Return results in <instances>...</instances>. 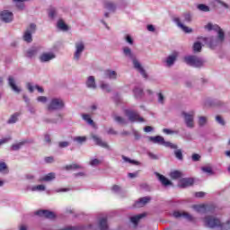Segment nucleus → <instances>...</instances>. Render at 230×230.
I'll return each instance as SVG.
<instances>
[{"mask_svg":"<svg viewBox=\"0 0 230 230\" xmlns=\"http://www.w3.org/2000/svg\"><path fill=\"white\" fill-rule=\"evenodd\" d=\"M170 177H171V179H174V180L181 179V177H182V172L180 171L171 172Z\"/></svg>","mask_w":230,"mask_h":230,"instance_id":"2f4dec72","label":"nucleus"},{"mask_svg":"<svg viewBox=\"0 0 230 230\" xmlns=\"http://www.w3.org/2000/svg\"><path fill=\"white\" fill-rule=\"evenodd\" d=\"M125 114L128 118L129 121L131 122L139 121L141 123L145 121V119H143V118L139 116V113L132 110H126Z\"/></svg>","mask_w":230,"mask_h":230,"instance_id":"0eeeda50","label":"nucleus"},{"mask_svg":"<svg viewBox=\"0 0 230 230\" xmlns=\"http://www.w3.org/2000/svg\"><path fill=\"white\" fill-rule=\"evenodd\" d=\"M149 140L152 141V143H156L157 145H163L164 146L177 150V145L172 144V142L164 141V137L161 136L151 137H149Z\"/></svg>","mask_w":230,"mask_h":230,"instance_id":"423d86ee","label":"nucleus"},{"mask_svg":"<svg viewBox=\"0 0 230 230\" xmlns=\"http://www.w3.org/2000/svg\"><path fill=\"white\" fill-rule=\"evenodd\" d=\"M104 8L110 12H116V4L111 1H104Z\"/></svg>","mask_w":230,"mask_h":230,"instance_id":"393cba45","label":"nucleus"},{"mask_svg":"<svg viewBox=\"0 0 230 230\" xmlns=\"http://www.w3.org/2000/svg\"><path fill=\"white\" fill-rule=\"evenodd\" d=\"M64 109V101L60 98H53L48 105V111L53 112Z\"/></svg>","mask_w":230,"mask_h":230,"instance_id":"39448f33","label":"nucleus"},{"mask_svg":"<svg viewBox=\"0 0 230 230\" xmlns=\"http://www.w3.org/2000/svg\"><path fill=\"white\" fill-rule=\"evenodd\" d=\"M197 8L200 12H209V6L203 4H198Z\"/></svg>","mask_w":230,"mask_h":230,"instance_id":"c03bdc74","label":"nucleus"},{"mask_svg":"<svg viewBox=\"0 0 230 230\" xmlns=\"http://www.w3.org/2000/svg\"><path fill=\"white\" fill-rule=\"evenodd\" d=\"M38 102H40L41 103H46L48 102V98L46 96H40L38 97Z\"/></svg>","mask_w":230,"mask_h":230,"instance_id":"052dcab7","label":"nucleus"},{"mask_svg":"<svg viewBox=\"0 0 230 230\" xmlns=\"http://www.w3.org/2000/svg\"><path fill=\"white\" fill-rule=\"evenodd\" d=\"M90 164H91V166H98L99 164H102V162H101V160H98L95 158V159L90 161Z\"/></svg>","mask_w":230,"mask_h":230,"instance_id":"864d4df0","label":"nucleus"},{"mask_svg":"<svg viewBox=\"0 0 230 230\" xmlns=\"http://www.w3.org/2000/svg\"><path fill=\"white\" fill-rule=\"evenodd\" d=\"M27 89L30 91V93H33V91H34L33 84H31V83H28Z\"/></svg>","mask_w":230,"mask_h":230,"instance_id":"e2e57ef3","label":"nucleus"},{"mask_svg":"<svg viewBox=\"0 0 230 230\" xmlns=\"http://www.w3.org/2000/svg\"><path fill=\"white\" fill-rule=\"evenodd\" d=\"M182 17L185 21V22H191L192 17H191V13L186 12L182 14Z\"/></svg>","mask_w":230,"mask_h":230,"instance_id":"4c0bfd02","label":"nucleus"},{"mask_svg":"<svg viewBox=\"0 0 230 230\" xmlns=\"http://www.w3.org/2000/svg\"><path fill=\"white\" fill-rule=\"evenodd\" d=\"M56 174L55 172H49V174L40 178L38 180L39 182H49L53 180H55Z\"/></svg>","mask_w":230,"mask_h":230,"instance_id":"412c9836","label":"nucleus"},{"mask_svg":"<svg viewBox=\"0 0 230 230\" xmlns=\"http://www.w3.org/2000/svg\"><path fill=\"white\" fill-rule=\"evenodd\" d=\"M156 177H158V181H160L162 186H173V183L172 181L168 180L164 175L156 172Z\"/></svg>","mask_w":230,"mask_h":230,"instance_id":"2eb2a0df","label":"nucleus"},{"mask_svg":"<svg viewBox=\"0 0 230 230\" xmlns=\"http://www.w3.org/2000/svg\"><path fill=\"white\" fill-rule=\"evenodd\" d=\"M101 89H102L103 91H106L107 93H111V86H109V84H107L102 83Z\"/></svg>","mask_w":230,"mask_h":230,"instance_id":"603ef678","label":"nucleus"},{"mask_svg":"<svg viewBox=\"0 0 230 230\" xmlns=\"http://www.w3.org/2000/svg\"><path fill=\"white\" fill-rule=\"evenodd\" d=\"M145 217V214H140V215H137L135 217H131L130 221L132 222V224H134L135 226H137L139 219L143 218Z\"/></svg>","mask_w":230,"mask_h":230,"instance_id":"473e14b6","label":"nucleus"},{"mask_svg":"<svg viewBox=\"0 0 230 230\" xmlns=\"http://www.w3.org/2000/svg\"><path fill=\"white\" fill-rule=\"evenodd\" d=\"M92 139L95 141V145L98 146H102V148H109V145H107L106 142H103L98 136L92 135Z\"/></svg>","mask_w":230,"mask_h":230,"instance_id":"aec40b11","label":"nucleus"},{"mask_svg":"<svg viewBox=\"0 0 230 230\" xmlns=\"http://www.w3.org/2000/svg\"><path fill=\"white\" fill-rule=\"evenodd\" d=\"M125 39L126 41L128 42V44H134V40H132V37H130V35H126Z\"/></svg>","mask_w":230,"mask_h":230,"instance_id":"680f3d73","label":"nucleus"},{"mask_svg":"<svg viewBox=\"0 0 230 230\" xmlns=\"http://www.w3.org/2000/svg\"><path fill=\"white\" fill-rule=\"evenodd\" d=\"M59 148H66L67 146H69V142L67 141H64V142H59Z\"/></svg>","mask_w":230,"mask_h":230,"instance_id":"bf43d9fd","label":"nucleus"},{"mask_svg":"<svg viewBox=\"0 0 230 230\" xmlns=\"http://www.w3.org/2000/svg\"><path fill=\"white\" fill-rule=\"evenodd\" d=\"M123 51L126 57H128L129 58L133 59V65L135 69H137V71H138V73H140V75H142L144 78H148V75L146 74V71H145V68H143V66H141V63H139V61H137V59L134 58V55L132 54V50H130V48L125 47L123 49Z\"/></svg>","mask_w":230,"mask_h":230,"instance_id":"f03ea898","label":"nucleus"},{"mask_svg":"<svg viewBox=\"0 0 230 230\" xmlns=\"http://www.w3.org/2000/svg\"><path fill=\"white\" fill-rule=\"evenodd\" d=\"M204 195H206V193H204L202 191L195 193V197H198L199 199H202V197H204Z\"/></svg>","mask_w":230,"mask_h":230,"instance_id":"0e129e2a","label":"nucleus"},{"mask_svg":"<svg viewBox=\"0 0 230 230\" xmlns=\"http://www.w3.org/2000/svg\"><path fill=\"white\" fill-rule=\"evenodd\" d=\"M173 21H174V22H176L177 26H179V28H181L185 33H191L193 31V30L190 29V27L182 24V22H181V19L179 17L173 18Z\"/></svg>","mask_w":230,"mask_h":230,"instance_id":"dca6fc26","label":"nucleus"},{"mask_svg":"<svg viewBox=\"0 0 230 230\" xmlns=\"http://www.w3.org/2000/svg\"><path fill=\"white\" fill-rule=\"evenodd\" d=\"M193 209L198 213H208L209 211V206L206 204L194 205Z\"/></svg>","mask_w":230,"mask_h":230,"instance_id":"6ab92c4d","label":"nucleus"},{"mask_svg":"<svg viewBox=\"0 0 230 230\" xmlns=\"http://www.w3.org/2000/svg\"><path fill=\"white\" fill-rule=\"evenodd\" d=\"M55 58V54L53 53H43L40 57V62H49V60H53Z\"/></svg>","mask_w":230,"mask_h":230,"instance_id":"4be33fe9","label":"nucleus"},{"mask_svg":"<svg viewBox=\"0 0 230 230\" xmlns=\"http://www.w3.org/2000/svg\"><path fill=\"white\" fill-rule=\"evenodd\" d=\"M84 49H85V45L84 42L79 41L75 43V52L74 55V58L75 60H79L80 57H82V53L84 52Z\"/></svg>","mask_w":230,"mask_h":230,"instance_id":"6e6552de","label":"nucleus"},{"mask_svg":"<svg viewBox=\"0 0 230 230\" xmlns=\"http://www.w3.org/2000/svg\"><path fill=\"white\" fill-rule=\"evenodd\" d=\"M55 15H57V10L55 7H50L49 9V17H50V19H54Z\"/></svg>","mask_w":230,"mask_h":230,"instance_id":"de8ad7c7","label":"nucleus"},{"mask_svg":"<svg viewBox=\"0 0 230 230\" xmlns=\"http://www.w3.org/2000/svg\"><path fill=\"white\" fill-rule=\"evenodd\" d=\"M46 163H53L54 158L52 156H49L45 158Z\"/></svg>","mask_w":230,"mask_h":230,"instance_id":"774afa93","label":"nucleus"},{"mask_svg":"<svg viewBox=\"0 0 230 230\" xmlns=\"http://www.w3.org/2000/svg\"><path fill=\"white\" fill-rule=\"evenodd\" d=\"M207 121H208V119L206 117H199V125L200 127H204V125H206Z\"/></svg>","mask_w":230,"mask_h":230,"instance_id":"3c124183","label":"nucleus"},{"mask_svg":"<svg viewBox=\"0 0 230 230\" xmlns=\"http://www.w3.org/2000/svg\"><path fill=\"white\" fill-rule=\"evenodd\" d=\"M0 19L4 22H12V21H13V13L4 10L0 13Z\"/></svg>","mask_w":230,"mask_h":230,"instance_id":"1a4fd4ad","label":"nucleus"},{"mask_svg":"<svg viewBox=\"0 0 230 230\" xmlns=\"http://www.w3.org/2000/svg\"><path fill=\"white\" fill-rule=\"evenodd\" d=\"M58 28L59 30H62L63 31H67V30H68V27L66 24V22H64V20H58Z\"/></svg>","mask_w":230,"mask_h":230,"instance_id":"72a5a7b5","label":"nucleus"},{"mask_svg":"<svg viewBox=\"0 0 230 230\" xmlns=\"http://www.w3.org/2000/svg\"><path fill=\"white\" fill-rule=\"evenodd\" d=\"M36 25L34 23H31L30 28L26 30L23 35V40L25 42H31L33 39L31 38V33L35 31Z\"/></svg>","mask_w":230,"mask_h":230,"instance_id":"9b49d317","label":"nucleus"},{"mask_svg":"<svg viewBox=\"0 0 230 230\" xmlns=\"http://www.w3.org/2000/svg\"><path fill=\"white\" fill-rule=\"evenodd\" d=\"M37 53H39V48L32 47L29 50H27L25 57H27V58H33V57H35V55H37Z\"/></svg>","mask_w":230,"mask_h":230,"instance_id":"5701e85b","label":"nucleus"},{"mask_svg":"<svg viewBox=\"0 0 230 230\" xmlns=\"http://www.w3.org/2000/svg\"><path fill=\"white\" fill-rule=\"evenodd\" d=\"M191 158H192V161H194V163H197V161H200V155L193 154Z\"/></svg>","mask_w":230,"mask_h":230,"instance_id":"4d7b16f0","label":"nucleus"},{"mask_svg":"<svg viewBox=\"0 0 230 230\" xmlns=\"http://www.w3.org/2000/svg\"><path fill=\"white\" fill-rule=\"evenodd\" d=\"M193 182L195 181L192 178H183L180 180L178 186L180 188H190V186H193Z\"/></svg>","mask_w":230,"mask_h":230,"instance_id":"4468645a","label":"nucleus"},{"mask_svg":"<svg viewBox=\"0 0 230 230\" xmlns=\"http://www.w3.org/2000/svg\"><path fill=\"white\" fill-rule=\"evenodd\" d=\"M134 94H135L136 98H142V96H143V89H141L139 87H136L134 89Z\"/></svg>","mask_w":230,"mask_h":230,"instance_id":"e433bc0d","label":"nucleus"},{"mask_svg":"<svg viewBox=\"0 0 230 230\" xmlns=\"http://www.w3.org/2000/svg\"><path fill=\"white\" fill-rule=\"evenodd\" d=\"M44 139L46 143H51V137L49 134L45 135Z\"/></svg>","mask_w":230,"mask_h":230,"instance_id":"69168bd1","label":"nucleus"},{"mask_svg":"<svg viewBox=\"0 0 230 230\" xmlns=\"http://www.w3.org/2000/svg\"><path fill=\"white\" fill-rule=\"evenodd\" d=\"M185 118L186 126L189 128H193L195 127V123L193 122V116H195V112L191 111L190 113H182Z\"/></svg>","mask_w":230,"mask_h":230,"instance_id":"9d476101","label":"nucleus"},{"mask_svg":"<svg viewBox=\"0 0 230 230\" xmlns=\"http://www.w3.org/2000/svg\"><path fill=\"white\" fill-rule=\"evenodd\" d=\"M203 222L206 227H209L210 229H220V219L213 217V216H207L203 218Z\"/></svg>","mask_w":230,"mask_h":230,"instance_id":"7ed1b4c3","label":"nucleus"},{"mask_svg":"<svg viewBox=\"0 0 230 230\" xmlns=\"http://www.w3.org/2000/svg\"><path fill=\"white\" fill-rule=\"evenodd\" d=\"M20 115H21V114H20L19 112H16V113H14V114H13V115L10 117V119H8L7 123H8L9 125H12V124H13V123H17V119H18V118H19Z\"/></svg>","mask_w":230,"mask_h":230,"instance_id":"7c9ffc66","label":"nucleus"},{"mask_svg":"<svg viewBox=\"0 0 230 230\" xmlns=\"http://www.w3.org/2000/svg\"><path fill=\"white\" fill-rule=\"evenodd\" d=\"M193 51L200 53L202 51V44L200 42H195L193 45Z\"/></svg>","mask_w":230,"mask_h":230,"instance_id":"58836bf2","label":"nucleus"},{"mask_svg":"<svg viewBox=\"0 0 230 230\" xmlns=\"http://www.w3.org/2000/svg\"><path fill=\"white\" fill-rule=\"evenodd\" d=\"M104 75H105V78H111V79L116 80V76H117L116 71L106 70L104 72Z\"/></svg>","mask_w":230,"mask_h":230,"instance_id":"c756f323","label":"nucleus"},{"mask_svg":"<svg viewBox=\"0 0 230 230\" xmlns=\"http://www.w3.org/2000/svg\"><path fill=\"white\" fill-rule=\"evenodd\" d=\"M83 119H84L85 122L88 123V125H91V127H96V124H94V120L91 119V115L84 113Z\"/></svg>","mask_w":230,"mask_h":230,"instance_id":"c85d7f7f","label":"nucleus"},{"mask_svg":"<svg viewBox=\"0 0 230 230\" xmlns=\"http://www.w3.org/2000/svg\"><path fill=\"white\" fill-rule=\"evenodd\" d=\"M122 159L123 161H125V163H130V164L139 165V162L132 160L125 155H122Z\"/></svg>","mask_w":230,"mask_h":230,"instance_id":"79ce46f5","label":"nucleus"},{"mask_svg":"<svg viewBox=\"0 0 230 230\" xmlns=\"http://www.w3.org/2000/svg\"><path fill=\"white\" fill-rule=\"evenodd\" d=\"M99 229L100 230H109V225H107V217L102 218L99 221Z\"/></svg>","mask_w":230,"mask_h":230,"instance_id":"cd10ccee","label":"nucleus"},{"mask_svg":"<svg viewBox=\"0 0 230 230\" xmlns=\"http://www.w3.org/2000/svg\"><path fill=\"white\" fill-rule=\"evenodd\" d=\"M8 82H9L10 87L13 89V91H14V93H21V89L18 88L17 85L15 84V79H13V76L8 77Z\"/></svg>","mask_w":230,"mask_h":230,"instance_id":"b1692460","label":"nucleus"},{"mask_svg":"<svg viewBox=\"0 0 230 230\" xmlns=\"http://www.w3.org/2000/svg\"><path fill=\"white\" fill-rule=\"evenodd\" d=\"M177 57H179V52L177 51H173L172 55H170L167 58H166V64L167 66L170 67L171 66H173V64H175V60H177Z\"/></svg>","mask_w":230,"mask_h":230,"instance_id":"a211bd4d","label":"nucleus"},{"mask_svg":"<svg viewBox=\"0 0 230 230\" xmlns=\"http://www.w3.org/2000/svg\"><path fill=\"white\" fill-rule=\"evenodd\" d=\"M219 230H230V219L220 224Z\"/></svg>","mask_w":230,"mask_h":230,"instance_id":"f704fd0d","label":"nucleus"},{"mask_svg":"<svg viewBox=\"0 0 230 230\" xmlns=\"http://www.w3.org/2000/svg\"><path fill=\"white\" fill-rule=\"evenodd\" d=\"M14 3L16 4L17 8H19V10H24V1H28V0H13Z\"/></svg>","mask_w":230,"mask_h":230,"instance_id":"ea45409f","label":"nucleus"},{"mask_svg":"<svg viewBox=\"0 0 230 230\" xmlns=\"http://www.w3.org/2000/svg\"><path fill=\"white\" fill-rule=\"evenodd\" d=\"M184 62L187 63L188 66H191L192 67H202V66H204V60L196 56L185 57Z\"/></svg>","mask_w":230,"mask_h":230,"instance_id":"20e7f679","label":"nucleus"},{"mask_svg":"<svg viewBox=\"0 0 230 230\" xmlns=\"http://www.w3.org/2000/svg\"><path fill=\"white\" fill-rule=\"evenodd\" d=\"M147 155L150 157V159H157V156L154 155V153L148 152Z\"/></svg>","mask_w":230,"mask_h":230,"instance_id":"338daca9","label":"nucleus"},{"mask_svg":"<svg viewBox=\"0 0 230 230\" xmlns=\"http://www.w3.org/2000/svg\"><path fill=\"white\" fill-rule=\"evenodd\" d=\"M172 217H174V218H181V217H182L186 218V220H189V222H193V216L188 212L174 211Z\"/></svg>","mask_w":230,"mask_h":230,"instance_id":"f8f14e48","label":"nucleus"},{"mask_svg":"<svg viewBox=\"0 0 230 230\" xmlns=\"http://www.w3.org/2000/svg\"><path fill=\"white\" fill-rule=\"evenodd\" d=\"M205 29L208 30V31H211V30H213L214 31H217V39L205 38V41L209 42L210 48L213 49L215 48V46H218V44H222V42H224L226 34L224 33V31L220 28V26L208 23L205 26Z\"/></svg>","mask_w":230,"mask_h":230,"instance_id":"f257e3e1","label":"nucleus"},{"mask_svg":"<svg viewBox=\"0 0 230 230\" xmlns=\"http://www.w3.org/2000/svg\"><path fill=\"white\" fill-rule=\"evenodd\" d=\"M84 168V166L78 164H69L64 167V170H66L67 172L71 171V170H82Z\"/></svg>","mask_w":230,"mask_h":230,"instance_id":"bb28decb","label":"nucleus"},{"mask_svg":"<svg viewBox=\"0 0 230 230\" xmlns=\"http://www.w3.org/2000/svg\"><path fill=\"white\" fill-rule=\"evenodd\" d=\"M114 119L115 121H117V123H119L120 125H127V119H123L122 117L115 116Z\"/></svg>","mask_w":230,"mask_h":230,"instance_id":"a18cd8bd","label":"nucleus"},{"mask_svg":"<svg viewBox=\"0 0 230 230\" xmlns=\"http://www.w3.org/2000/svg\"><path fill=\"white\" fill-rule=\"evenodd\" d=\"M152 199L150 197H144L139 199L136 203H135V208H143L145 205L148 204Z\"/></svg>","mask_w":230,"mask_h":230,"instance_id":"f3484780","label":"nucleus"},{"mask_svg":"<svg viewBox=\"0 0 230 230\" xmlns=\"http://www.w3.org/2000/svg\"><path fill=\"white\" fill-rule=\"evenodd\" d=\"M111 190L114 191V193H119V191H121V187L119 185H113Z\"/></svg>","mask_w":230,"mask_h":230,"instance_id":"6e6d98bb","label":"nucleus"},{"mask_svg":"<svg viewBox=\"0 0 230 230\" xmlns=\"http://www.w3.org/2000/svg\"><path fill=\"white\" fill-rule=\"evenodd\" d=\"M46 186L44 185H36L31 188V191H45Z\"/></svg>","mask_w":230,"mask_h":230,"instance_id":"a19ab883","label":"nucleus"},{"mask_svg":"<svg viewBox=\"0 0 230 230\" xmlns=\"http://www.w3.org/2000/svg\"><path fill=\"white\" fill-rule=\"evenodd\" d=\"M26 145V141L23 142H20L18 144L13 145L12 146V150H19V148H21V146Z\"/></svg>","mask_w":230,"mask_h":230,"instance_id":"09e8293b","label":"nucleus"},{"mask_svg":"<svg viewBox=\"0 0 230 230\" xmlns=\"http://www.w3.org/2000/svg\"><path fill=\"white\" fill-rule=\"evenodd\" d=\"M202 172H204L205 173H213V168H211V166L207 165V166H203L201 168Z\"/></svg>","mask_w":230,"mask_h":230,"instance_id":"8fccbe9b","label":"nucleus"},{"mask_svg":"<svg viewBox=\"0 0 230 230\" xmlns=\"http://www.w3.org/2000/svg\"><path fill=\"white\" fill-rule=\"evenodd\" d=\"M74 141H76V143H79L80 145H82V143H85V141H87V137H74Z\"/></svg>","mask_w":230,"mask_h":230,"instance_id":"49530a36","label":"nucleus"},{"mask_svg":"<svg viewBox=\"0 0 230 230\" xmlns=\"http://www.w3.org/2000/svg\"><path fill=\"white\" fill-rule=\"evenodd\" d=\"M35 215L38 217H42L43 218H49L50 220H53L55 218V213L49 211V210H38L35 212Z\"/></svg>","mask_w":230,"mask_h":230,"instance_id":"ddd939ff","label":"nucleus"},{"mask_svg":"<svg viewBox=\"0 0 230 230\" xmlns=\"http://www.w3.org/2000/svg\"><path fill=\"white\" fill-rule=\"evenodd\" d=\"M158 102L163 105L164 103V95L163 93H158Z\"/></svg>","mask_w":230,"mask_h":230,"instance_id":"13d9d810","label":"nucleus"},{"mask_svg":"<svg viewBox=\"0 0 230 230\" xmlns=\"http://www.w3.org/2000/svg\"><path fill=\"white\" fill-rule=\"evenodd\" d=\"M0 172L2 173H8V166L4 162L0 163Z\"/></svg>","mask_w":230,"mask_h":230,"instance_id":"37998d69","label":"nucleus"},{"mask_svg":"<svg viewBox=\"0 0 230 230\" xmlns=\"http://www.w3.org/2000/svg\"><path fill=\"white\" fill-rule=\"evenodd\" d=\"M216 119L220 125H226V121H224V119L220 115H217Z\"/></svg>","mask_w":230,"mask_h":230,"instance_id":"5fc2aeb1","label":"nucleus"},{"mask_svg":"<svg viewBox=\"0 0 230 230\" xmlns=\"http://www.w3.org/2000/svg\"><path fill=\"white\" fill-rule=\"evenodd\" d=\"M86 85L90 89H96V82L94 80V76L91 75L88 77V79L86 81Z\"/></svg>","mask_w":230,"mask_h":230,"instance_id":"a878e982","label":"nucleus"},{"mask_svg":"<svg viewBox=\"0 0 230 230\" xmlns=\"http://www.w3.org/2000/svg\"><path fill=\"white\" fill-rule=\"evenodd\" d=\"M174 155H175L176 159H178L179 161H182L184 159V156L182 155V150H181V149L175 150Z\"/></svg>","mask_w":230,"mask_h":230,"instance_id":"c9c22d12","label":"nucleus"}]
</instances>
